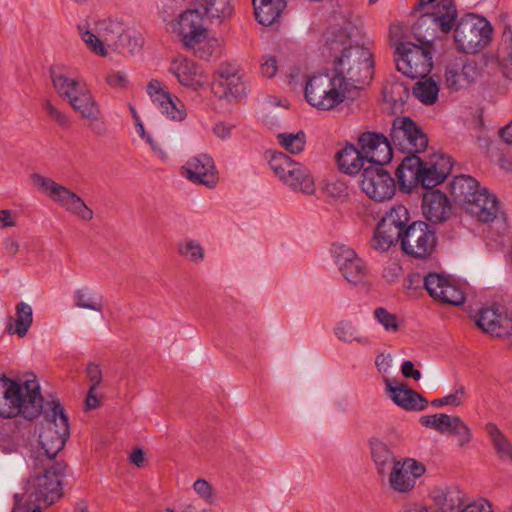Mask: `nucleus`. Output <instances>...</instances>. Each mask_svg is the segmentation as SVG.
I'll list each match as a JSON object with an SVG mask.
<instances>
[{
  "mask_svg": "<svg viewBox=\"0 0 512 512\" xmlns=\"http://www.w3.org/2000/svg\"><path fill=\"white\" fill-rule=\"evenodd\" d=\"M361 30L351 22L329 28L323 36L321 56L350 90L362 89L373 78V54L359 43Z\"/></svg>",
  "mask_w": 512,
  "mask_h": 512,
  "instance_id": "nucleus-1",
  "label": "nucleus"
},
{
  "mask_svg": "<svg viewBox=\"0 0 512 512\" xmlns=\"http://www.w3.org/2000/svg\"><path fill=\"white\" fill-rule=\"evenodd\" d=\"M66 466L62 463H49L43 461L39 454L34 460V470L26 482L23 495L15 494L14 499L19 497V504L27 510L40 508V504L51 505L62 497L61 478L65 473ZM17 504L15 500L14 507Z\"/></svg>",
  "mask_w": 512,
  "mask_h": 512,
  "instance_id": "nucleus-2",
  "label": "nucleus"
},
{
  "mask_svg": "<svg viewBox=\"0 0 512 512\" xmlns=\"http://www.w3.org/2000/svg\"><path fill=\"white\" fill-rule=\"evenodd\" d=\"M43 408V397L36 379H10L0 376V416L12 418L22 415L34 419Z\"/></svg>",
  "mask_w": 512,
  "mask_h": 512,
  "instance_id": "nucleus-3",
  "label": "nucleus"
},
{
  "mask_svg": "<svg viewBox=\"0 0 512 512\" xmlns=\"http://www.w3.org/2000/svg\"><path fill=\"white\" fill-rule=\"evenodd\" d=\"M452 195L463 203L464 210L476 220L490 223L500 214L499 201L487 188L469 175L456 176L451 185Z\"/></svg>",
  "mask_w": 512,
  "mask_h": 512,
  "instance_id": "nucleus-4",
  "label": "nucleus"
},
{
  "mask_svg": "<svg viewBox=\"0 0 512 512\" xmlns=\"http://www.w3.org/2000/svg\"><path fill=\"white\" fill-rule=\"evenodd\" d=\"M49 409L44 412L39 427V443L43 454V461L52 463L53 458L62 450L69 436L68 418L59 403L51 402Z\"/></svg>",
  "mask_w": 512,
  "mask_h": 512,
  "instance_id": "nucleus-5",
  "label": "nucleus"
},
{
  "mask_svg": "<svg viewBox=\"0 0 512 512\" xmlns=\"http://www.w3.org/2000/svg\"><path fill=\"white\" fill-rule=\"evenodd\" d=\"M349 89L334 74H316L308 78L305 86V97L314 107L330 110L340 104Z\"/></svg>",
  "mask_w": 512,
  "mask_h": 512,
  "instance_id": "nucleus-6",
  "label": "nucleus"
},
{
  "mask_svg": "<svg viewBox=\"0 0 512 512\" xmlns=\"http://www.w3.org/2000/svg\"><path fill=\"white\" fill-rule=\"evenodd\" d=\"M410 214L404 205L392 206L381 218L375 229L371 246L379 252H386L396 245L410 225Z\"/></svg>",
  "mask_w": 512,
  "mask_h": 512,
  "instance_id": "nucleus-7",
  "label": "nucleus"
},
{
  "mask_svg": "<svg viewBox=\"0 0 512 512\" xmlns=\"http://www.w3.org/2000/svg\"><path fill=\"white\" fill-rule=\"evenodd\" d=\"M269 166L279 179L294 192L311 195L315 183L310 171L282 152H271Z\"/></svg>",
  "mask_w": 512,
  "mask_h": 512,
  "instance_id": "nucleus-8",
  "label": "nucleus"
},
{
  "mask_svg": "<svg viewBox=\"0 0 512 512\" xmlns=\"http://www.w3.org/2000/svg\"><path fill=\"white\" fill-rule=\"evenodd\" d=\"M395 64L397 70L409 78L427 77L433 67L429 41L423 45L400 43L395 50Z\"/></svg>",
  "mask_w": 512,
  "mask_h": 512,
  "instance_id": "nucleus-9",
  "label": "nucleus"
},
{
  "mask_svg": "<svg viewBox=\"0 0 512 512\" xmlns=\"http://www.w3.org/2000/svg\"><path fill=\"white\" fill-rule=\"evenodd\" d=\"M491 34L490 23L475 14H466L454 27L455 43L465 53L482 50L490 42Z\"/></svg>",
  "mask_w": 512,
  "mask_h": 512,
  "instance_id": "nucleus-10",
  "label": "nucleus"
},
{
  "mask_svg": "<svg viewBox=\"0 0 512 512\" xmlns=\"http://www.w3.org/2000/svg\"><path fill=\"white\" fill-rule=\"evenodd\" d=\"M31 180L35 186L70 214L86 222L93 219V210L85 204L80 196L67 187L37 173L31 175Z\"/></svg>",
  "mask_w": 512,
  "mask_h": 512,
  "instance_id": "nucleus-11",
  "label": "nucleus"
},
{
  "mask_svg": "<svg viewBox=\"0 0 512 512\" xmlns=\"http://www.w3.org/2000/svg\"><path fill=\"white\" fill-rule=\"evenodd\" d=\"M418 12L420 16L415 24L418 33L425 29L426 32L432 30L433 34H447L456 25L457 8L453 0H439L434 5L423 6Z\"/></svg>",
  "mask_w": 512,
  "mask_h": 512,
  "instance_id": "nucleus-12",
  "label": "nucleus"
},
{
  "mask_svg": "<svg viewBox=\"0 0 512 512\" xmlns=\"http://www.w3.org/2000/svg\"><path fill=\"white\" fill-rule=\"evenodd\" d=\"M399 241L405 254L424 259L434 251L437 237L435 230L426 222L415 221L406 228Z\"/></svg>",
  "mask_w": 512,
  "mask_h": 512,
  "instance_id": "nucleus-13",
  "label": "nucleus"
},
{
  "mask_svg": "<svg viewBox=\"0 0 512 512\" xmlns=\"http://www.w3.org/2000/svg\"><path fill=\"white\" fill-rule=\"evenodd\" d=\"M390 137L395 148L401 152L420 153L428 145L427 136L409 117H397L393 120Z\"/></svg>",
  "mask_w": 512,
  "mask_h": 512,
  "instance_id": "nucleus-14",
  "label": "nucleus"
},
{
  "mask_svg": "<svg viewBox=\"0 0 512 512\" xmlns=\"http://www.w3.org/2000/svg\"><path fill=\"white\" fill-rule=\"evenodd\" d=\"M360 188L370 199L383 202L391 199L396 191L395 180L383 166L368 165L360 178Z\"/></svg>",
  "mask_w": 512,
  "mask_h": 512,
  "instance_id": "nucleus-15",
  "label": "nucleus"
},
{
  "mask_svg": "<svg viewBox=\"0 0 512 512\" xmlns=\"http://www.w3.org/2000/svg\"><path fill=\"white\" fill-rule=\"evenodd\" d=\"M481 76V68L474 60L457 57L447 62L444 70V86L450 92H458L473 85Z\"/></svg>",
  "mask_w": 512,
  "mask_h": 512,
  "instance_id": "nucleus-16",
  "label": "nucleus"
},
{
  "mask_svg": "<svg viewBox=\"0 0 512 512\" xmlns=\"http://www.w3.org/2000/svg\"><path fill=\"white\" fill-rule=\"evenodd\" d=\"M71 108L79 114L82 119L89 121V130L96 135L106 133V126L102 119V111L92 90L86 84L75 95L68 100Z\"/></svg>",
  "mask_w": 512,
  "mask_h": 512,
  "instance_id": "nucleus-17",
  "label": "nucleus"
},
{
  "mask_svg": "<svg viewBox=\"0 0 512 512\" xmlns=\"http://www.w3.org/2000/svg\"><path fill=\"white\" fill-rule=\"evenodd\" d=\"M331 252L340 273L351 284L364 282L368 274V268L362 258L350 247L335 243Z\"/></svg>",
  "mask_w": 512,
  "mask_h": 512,
  "instance_id": "nucleus-18",
  "label": "nucleus"
},
{
  "mask_svg": "<svg viewBox=\"0 0 512 512\" xmlns=\"http://www.w3.org/2000/svg\"><path fill=\"white\" fill-rule=\"evenodd\" d=\"M212 91L219 98L236 101L246 93V84L243 75L236 66L231 64L221 65L212 83Z\"/></svg>",
  "mask_w": 512,
  "mask_h": 512,
  "instance_id": "nucleus-19",
  "label": "nucleus"
},
{
  "mask_svg": "<svg viewBox=\"0 0 512 512\" xmlns=\"http://www.w3.org/2000/svg\"><path fill=\"white\" fill-rule=\"evenodd\" d=\"M358 145L369 165L383 166L392 159L393 149L391 143L380 133H363L359 137Z\"/></svg>",
  "mask_w": 512,
  "mask_h": 512,
  "instance_id": "nucleus-20",
  "label": "nucleus"
},
{
  "mask_svg": "<svg viewBox=\"0 0 512 512\" xmlns=\"http://www.w3.org/2000/svg\"><path fill=\"white\" fill-rule=\"evenodd\" d=\"M424 472L425 466L415 459L406 458L403 461H397L390 471L389 484L394 491L407 493L414 488L416 479Z\"/></svg>",
  "mask_w": 512,
  "mask_h": 512,
  "instance_id": "nucleus-21",
  "label": "nucleus"
},
{
  "mask_svg": "<svg viewBox=\"0 0 512 512\" xmlns=\"http://www.w3.org/2000/svg\"><path fill=\"white\" fill-rule=\"evenodd\" d=\"M147 93L168 119L173 121H182L186 118L187 112L185 105L169 91L158 80H151L147 85Z\"/></svg>",
  "mask_w": 512,
  "mask_h": 512,
  "instance_id": "nucleus-22",
  "label": "nucleus"
},
{
  "mask_svg": "<svg viewBox=\"0 0 512 512\" xmlns=\"http://www.w3.org/2000/svg\"><path fill=\"white\" fill-rule=\"evenodd\" d=\"M169 71L181 85L193 90H197L209 82V77L202 67L183 56H178L171 62Z\"/></svg>",
  "mask_w": 512,
  "mask_h": 512,
  "instance_id": "nucleus-23",
  "label": "nucleus"
},
{
  "mask_svg": "<svg viewBox=\"0 0 512 512\" xmlns=\"http://www.w3.org/2000/svg\"><path fill=\"white\" fill-rule=\"evenodd\" d=\"M182 175L193 183L213 187L217 181L214 161L208 154H199L190 158L182 167Z\"/></svg>",
  "mask_w": 512,
  "mask_h": 512,
  "instance_id": "nucleus-24",
  "label": "nucleus"
},
{
  "mask_svg": "<svg viewBox=\"0 0 512 512\" xmlns=\"http://www.w3.org/2000/svg\"><path fill=\"white\" fill-rule=\"evenodd\" d=\"M205 15L200 7L193 3L178 19L177 32L183 45H190L196 37H204L207 29L203 25Z\"/></svg>",
  "mask_w": 512,
  "mask_h": 512,
  "instance_id": "nucleus-25",
  "label": "nucleus"
},
{
  "mask_svg": "<svg viewBox=\"0 0 512 512\" xmlns=\"http://www.w3.org/2000/svg\"><path fill=\"white\" fill-rule=\"evenodd\" d=\"M452 170L451 158L443 154L433 155L429 161L424 162L421 168V175L418 185L431 189L441 184Z\"/></svg>",
  "mask_w": 512,
  "mask_h": 512,
  "instance_id": "nucleus-26",
  "label": "nucleus"
},
{
  "mask_svg": "<svg viewBox=\"0 0 512 512\" xmlns=\"http://www.w3.org/2000/svg\"><path fill=\"white\" fill-rule=\"evenodd\" d=\"M385 388L388 396L398 406L406 410H424L428 402L415 390L398 381L384 378Z\"/></svg>",
  "mask_w": 512,
  "mask_h": 512,
  "instance_id": "nucleus-27",
  "label": "nucleus"
},
{
  "mask_svg": "<svg viewBox=\"0 0 512 512\" xmlns=\"http://www.w3.org/2000/svg\"><path fill=\"white\" fill-rule=\"evenodd\" d=\"M476 324L492 336L503 337L512 334V319L494 307L482 308L478 313Z\"/></svg>",
  "mask_w": 512,
  "mask_h": 512,
  "instance_id": "nucleus-28",
  "label": "nucleus"
},
{
  "mask_svg": "<svg viewBox=\"0 0 512 512\" xmlns=\"http://www.w3.org/2000/svg\"><path fill=\"white\" fill-rule=\"evenodd\" d=\"M49 74L54 90L67 101L87 84L81 77H73L63 65L52 66Z\"/></svg>",
  "mask_w": 512,
  "mask_h": 512,
  "instance_id": "nucleus-29",
  "label": "nucleus"
},
{
  "mask_svg": "<svg viewBox=\"0 0 512 512\" xmlns=\"http://www.w3.org/2000/svg\"><path fill=\"white\" fill-rule=\"evenodd\" d=\"M451 206L446 195L439 190H430L423 195L422 211L424 217L434 223L447 219Z\"/></svg>",
  "mask_w": 512,
  "mask_h": 512,
  "instance_id": "nucleus-30",
  "label": "nucleus"
},
{
  "mask_svg": "<svg viewBox=\"0 0 512 512\" xmlns=\"http://www.w3.org/2000/svg\"><path fill=\"white\" fill-rule=\"evenodd\" d=\"M431 498L440 512H460L465 505L464 493L457 487L435 488Z\"/></svg>",
  "mask_w": 512,
  "mask_h": 512,
  "instance_id": "nucleus-31",
  "label": "nucleus"
},
{
  "mask_svg": "<svg viewBox=\"0 0 512 512\" xmlns=\"http://www.w3.org/2000/svg\"><path fill=\"white\" fill-rule=\"evenodd\" d=\"M338 168L341 172L347 175H356L362 169L364 170L365 163L367 162L361 148H357L352 144H347L343 149L339 150L336 154Z\"/></svg>",
  "mask_w": 512,
  "mask_h": 512,
  "instance_id": "nucleus-32",
  "label": "nucleus"
},
{
  "mask_svg": "<svg viewBox=\"0 0 512 512\" xmlns=\"http://www.w3.org/2000/svg\"><path fill=\"white\" fill-rule=\"evenodd\" d=\"M406 156L396 170L398 182L403 189L410 190L418 185L421 168L424 163L417 153Z\"/></svg>",
  "mask_w": 512,
  "mask_h": 512,
  "instance_id": "nucleus-33",
  "label": "nucleus"
},
{
  "mask_svg": "<svg viewBox=\"0 0 512 512\" xmlns=\"http://www.w3.org/2000/svg\"><path fill=\"white\" fill-rule=\"evenodd\" d=\"M256 20L269 26L275 23L286 8L285 0H252Z\"/></svg>",
  "mask_w": 512,
  "mask_h": 512,
  "instance_id": "nucleus-34",
  "label": "nucleus"
},
{
  "mask_svg": "<svg viewBox=\"0 0 512 512\" xmlns=\"http://www.w3.org/2000/svg\"><path fill=\"white\" fill-rule=\"evenodd\" d=\"M95 31L102 37L106 47L119 49L125 40L124 26L121 22L112 19H104L95 24Z\"/></svg>",
  "mask_w": 512,
  "mask_h": 512,
  "instance_id": "nucleus-35",
  "label": "nucleus"
},
{
  "mask_svg": "<svg viewBox=\"0 0 512 512\" xmlns=\"http://www.w3.org/2000/svg\"><path fill=\"white\" fill-rule=\"evenodd\" d=\"M485 431L490 438L498 458L502 461L512 463V442L495 423H487L485 425Z\"/></svg>",
  "mask_w": 512,
  "mask_h": 512,
  "instance_id": "nucleus-36",
  "label": "nucleus"
},
{
  "mask_svg": "<svg viewBox=\"0 0 512 512\" xmlns=\"http://www.w3.org/2000/svg\"><path fill=\"white\" fill-rule=\"evenodd\" d=\"M370 446L372 459L378 473L385 475L389 470L391 471L392 466L397 462L395 461L393 453L385 443L377 439L371 440Z\"/></svg>",
  "mask_w": 512,
  "mask_h": 512,
  "instance_id": "nucleus-37",
  "label": "nucleus"
},
{
  "mask_svg": "<svg viewBox=\"0 0 512 512\" xmlns=\"http://www.w3.org/2000/svg\"><path fill=\"white\" fill-rule=\"evenodd\" d=\"M73 298L75 306L81 309L101 312L104 308L103 296L88 287L77 289Z\"/></svg>",
  "mask_w": 512,
  "mask_h": 512,
  "instance_id": "nucleus-38",
  "label": "nucleus"
},
{
  "mask_svg": "<svg viewBox=\"0 0 512 512\" xmlns=\"http://www.w3.org/2000/svg\"><path fill=\"white\" fill-rule=\"evenodd\" d=\"M439 84L431 77L421 78L413 86V95L425 105H433L438 100Z\"/></svg>",
  "mask_w": 512,
  "mask_h": 512,
  "instance_id": "nucleus-39",
  "label": "nucleus"
},
{
  "mask_svg": "<svg viewBox=\"0 0 512 512\" xmlns=\"http://www.w3.org/2000/svg\"><path fill=\"white\" fill-rule=\"evenodd\" d=\"M190 45H183L185 49L192 50L194 55L202 60H209L219 51V42L216 38L209 37L208 33L204 37H196Z\"/></svg>",
  "mask_w": 512,
  "mask_h": 512,
  "instance_id": "nucleus-40",
  "label": "nucleus"
},
{
  "mask_svg": "<svg viewBox=\"0 0 512 512\" xmlns=\"http://www.w3.org/2000/svg\"><path fill=\"white\" fill-rule=\"evenodd\" d=\"M86 375L91 382L85 403L87 408L96 409L100 406L101 401L96 394V389L102 381V371L99 365L95 363H89L86 368Z\"/></svg>",
  "mask_w": 512,
  "mask_h": 512,
  "instance_id": "nucleus-41",
  "label": "nucleus"
},
{
  "mask_svg": "<svg viewBox=\"0 0 512 512\" xmlns=\"http://www.w3.org/2000/svg\"><path fill=\"white\" fill-rule=\"evenodd\" d=\"M336 337L345 343L357 342L362 345H369L367 337L361 336L357 327L350 320H341L334 327Z\"/></svg>",
  "mask_w": 512,
  "mask_h": 512,
  "instance_id": "nucleus-42",
  "label": "nucleus"
},
{
  "mask_svg": "<svg viewBox=\"0 0 512 512\" xmlns=\"http://www.w3.org/2000/svg\"><path fill=\"white\" fill-rule=\"evenodd\" d=\"M195 3L210 18H226L232 13L229 0H196Z\"/></svg>",
  "mask_w": 512,
  "mask_h": 512,
  "instance_id": "nucleus-43",
  "label": "nucleus"
},
{
  "mask_svg": "<svg viewBox=\"0 0 512 512\" xmlns=\"http://www.w3.org/2000/svg\"><path fill=\"white\" fill-rule=\"evenodd\" d=\"M451 434L457 437L458 445L463 447L471 442L472 432L467 424L458 416H449L445 426V434Z\"/></svg>",
  "mask_w": 512,
  "mask_h": 512,
  "instance_id": "nucleus-44",
  "label": "nucleus"
},
{
  "mask_svg": "<svg viewBox=\"0 0 512 512\" xmlns=\"http://www.w3.org/2000/svg\"><path fill=\"white\" fill-rule=\"evenodd\" d=\"M178 253L189 262L198 264L204 259V249L201 244L194 239H184L178 243Z\"/></svg>",
  "mask_w": 512,
  "mask_h": 512,
  "instance_id": "nucleus-45",
  "label": "nucleus"
},
{
  "mask_svg": "<svg viewBox=\"0 0 512 512\" xmlns=\"http://www.w3.org/2000/svg\"><path fill=\"white\" fill-rule=\"evenodd\" d=\"M277 139L280 145L291 154L301 153L306 145V135L303 131L279 133Z\"/></svg>",
  "mask_w": 512,
  "mask_h": 512,
  "instance_id": "nucleus-46",
  "label": "nucleus"
},
{
  "mask_svg": "<svg viewBox=\"0 0 512 512\" xmlns=\"http://www.w3.org/2000/svg\"><path fill=\"white\" fill-rule=\"evenodd\" d=\"M33 310L32 307L20 302L16 306L15 333L19 337H24L32 324Z\"/></svg>",
  "mask_w": 512,
  "mask_h": 512,
  "instance_id": "nucleus-47",
  "label": "nucleus"
},
{
  "mask_svg": "<svg viewBox=\"0 0 512 512\" xmlns=\"http://www.w3.org/2000/svg\"><path fill=\"white\" fill-rule=\"evenodd\" d=\"M79 33L83 42L95 54L105 57L107 55L106 45L96 31L79 27Z\"/></svg>",
  "mask_w": 512,
  "mask_h": 512,
  "instance_id": "nucleus-48",
  "label": "nucleus"
},
{
  "mask_svg": "<svg viewBox=\"0 0 512 512\" xmlns=\"http://www.w3.org/2000/svg\"><path fill=\"white\" fill-rule=\"evenodd\" d=\"M439 297H437V301L445 304H450L454 306H460L465 302V294L464 292L450 280L444 287V290L439 292Z\"/></svg>",
  "mask_w": 512,
  "mask_h": 512,
  "instance_id": "nucleus-49",
  "label": "nucleus"
},
{
  "mask_svg": "<svg viewBox=\"0 0 512 512\" xmlns=\"http://www.w3.org/2000/svg\"><path fill=\"white\" fill-rule=\"evenodd\" d=\"M42 107L50 120L55 122L58 126L61 128L70 127L71 119L69 115L54 105L50 99H44L42 101Z\"/></svg>",
  "mask_w": 512,
  "mask_h": 512,
  "instance_id": "nucleus-50",
  "label": "nucleus"
},
{
  "mask_svg": "<svg viewBox=\"0 0 512 512\" xmlns=\"http://www.w3.org/2000/svg\"><path fill=\"white\" fill-rule=\"evenodd\" d=\"M449 279L438 273H428L423 278V285L428 294L435 300L439 297V292L444 290Z\"/></svg>",
  "mask_w": 512,
  "mask_h": 512,
  "instance_id": "nucleus-51",
  "label": "nucleus"
},
{
  "mask_svg": "<svg viewBox=\"0 0 512 512\" xmlns=\"http://www.w3.org/2000/svg\"><path fill=\"white\" fill-rule=\"evenodd\" d=\"M503 37L505 47L500 55V64L506 77L512 79V30H505Z\"/></svg>",
  "mask_w": 512,
  "mask_h": 512,
  "instance_id": "nucleus-52",
  "label": "nucleus"
},
{
  "mask_svg": "<svg viewBox=\"0 0 512 512\" xmlns=\"http://www.w3.org/2000/svg\"><path fill=\"white\" fill-rule=\"evenodd\" d=\"M375 319L384 327L387 331L396 332L399 329V323L397 316L393 313L388 312L384 307H378L374 310Z\"/></svg>",
  "mask_w": 512,
  "mask_h": 512,
  "instance_id": "nucleus-53",
  "label": "nucleus"
},
{
  "mask_svg": "<svg viewBox=\"0 0 512 512\" xmlns=\"http://www.w3.org/2000/svg\"><path fill=\"white\" fill-rule=\"evenodd\" d=\"M448 414L440 413L434 415H426L420 418V423L428 428L434 429L439 433L445 434V426L449 420Z\"/></svg>",
  "mask_w": 512,
  "mask_h": 512,
  "instance_id": "nucleus-54",
  "label": "nucleus"
},
{
  "mask_svg": "<svg viewBox=\"0 0 512 512\" xmlns=\"http://www.w3.org/2000/svg\"><path fill=\"white\" fill-rule=\"evenodd\" d=\"M193 489L196 494L203 499L206 503H213L215 501V492L211 484L205 479H198L193 484Z\"/></svg>",
  "mask_w": 512,
  "mask_h": 512,
  "instance_id": "nucleus-55",
  "label": "nucleus"
},
{
  "mask_svg": "<svg viewBox=\"0 0 512 512\" xmlns=\"http://www.w3.org/2000/svg\"><path fill=\"white\" fill-rule=\"evenodd\" d=\"M106 83L114 89H124L128 86L127 74L122 71H111L106 77Z\"/></svg>",
  "mask_w": 512,
  "mask_h": 512,
  "instance_id": "nucleus-56",
  "label": "nucleus"
},
{
  "mask_svg": "<svg viewBox=\"0 0 512 512\" xmlns=\"http://www.w3.org/2000/svg\"><path fill=\"white\" fill-rule=\"evenodd\" d=\"M466 398V389L462 384H457L455 386L454 392L445 396V400L447 401V405L459 407L464 403Z\"/></svg>",
  "mask_w": 512,
  "mask_h": 512,
  "instance_id": "nucleus-57",
  "label": "nucleus"
},
{
  "mask_svg": "<svg viewBox=\"0 0 512 512\" xmlns=\"http://www.w3.org/2000/svg\"><path fill=\"white\" fill-rule=\"evenodd\" d=\"M325 191L333 198H343L348 195L347 186L341 181L328 182Z\"/></svg>",
  "mask_w": 512,
  "mask_h": 512,
  "instance_id": "nucleus-58",
  "label": "nucleus"
},
{
  "mask_svg": "<svg viewBox=\"0 0 512 512\" xmlns=\"http://www.w3.org/2000/svg\"><path fill=\"white\" fill-rule=\"evenodd\" d=\"M261 73L267 78H272L278 71L277 60L273 56H265L260 65Z\"/></svg>",
  "mask_w": 512,
  "mask_h": 512,
  "instance_id": "nucleus-59",
  "label": "nucleus"
},
{
  "mask_svg": "<svg viewBox=\"0 0 512 512\" xmlns=\"http://www.w3.org/2000/svg\"><path fill=\"white\" fill-rule=\"evenodd\" d=\"M375 365L379 373L383 375V379L388 377L389 369L392 366V356L390 354H379L375 359Z\"/></svg>",
  "mask_w": 512,
  "mask_h": 512,
  "instance_id": "nucleus-60",
  "label": "nucleus"
},
{
  "mask_svg": "<svg viewBox=\"0 0 512 512\" xmlns=\"http://www.w3.org/2000/svg\"><path fill=\"white\" fill-rule=\"evenodd\" d=\"M460 512H493L492 505L485 499H480L467 505Z\"/></svg>",
  "mask_w": 512,
  "mask_h": 512,
  "instance_id": "nucleus-61",
  "label": "nucleus"
},
{
  "mask_svg": "<svg viewBox=\"0 0 512 512\" xmlns=\"http://www.w3.org/2000/svg\"><path fill=\"white\" fill-rule=\"evenodd\" d=\"M402 268L396 263H390L384 267L382 276L387 282H394L401 275Z\"/></svg>",
  "mask_w": 512,
  "mask_h": 512,
  "instance_id": "nucleus-62",
  "label": "nucleus"
},
{
  "mask_svg": "<svg viewBox=\"0 0 512 512\" xmlns=\"http://www.w3.org/2000/svg\"><path fill=\"white\" fill-rule=\"evenodd\" d=\"M401 373L405 378H413L416 381L421 378V372L415 369L414 364L409 360L402 363Z\"/></svg>",
  "mask_w": 512,
  "mask_h": 512,
  "instance_id": "nucleus-63",
  "label": "nucleus"
},
{
  "mask_svg": "<svg viewBox=\"0 0 512 512\" xmlns=\"http://www.w3.org/2000/svg\"><path fill=\"white\" fill-rule=\"evenodd\" d=\"M232 128H233L232 125H228L226 123L219 122V123L215 124V126L213 128V132L218 138L224 140V139H227L230 137Z\"/></svg>",
  "mask_w": 512,
  "mask_h": 512,
  "instance_id": "nucleus-64",
  "label": "nucleus"
}]
</instances>
